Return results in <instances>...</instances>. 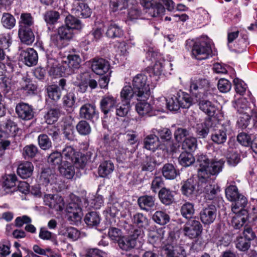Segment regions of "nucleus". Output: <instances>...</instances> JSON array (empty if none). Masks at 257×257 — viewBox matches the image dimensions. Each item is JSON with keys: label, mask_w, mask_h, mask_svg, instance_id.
I'll use <instances>...</instances> for the list:
<instances>
[{"label": "nucleus", "mask_w": 257, "mask_h": 257, "mask_svg": "<svg viewBox=\"0 0 257 257\" xmlns=\"http://www.w3.org/2000/svg\"><path fill=\"white\" fill-rule=\"evenodd\" d=\"M152 219L157 224L164 225L170 221V217L165 211H157L153 215Z\"/></svg>", "instance_id": "nucleus-36"}, {"label": "nucleus", "mask_w": 257, "mask_h": 257, "mask_svg": "<svg viewBox=\"0 0 257 257\" xmlns=\"http://www.w3.org/2000/svg\"><path fill=\"white\" fill-rule=\"evenodd\" d=\"M132 222L139 228L143 229L149 225V220L146 215L142 213H137L132 217Z\"/></svg>", "instance_id": "nucleus-26"}, {"label": "nucleus", "mask_w": 257, "mask_h": 257, "mask_svg": "<svg viewBox=\"0 0 257 257\" xmlns=\"http://www.w3.org/2000/svg\"><path fill=\"white\" fill-rule=\"evenodd\" d=\"M89 159L90 156L87 154L84 155L78 153L72 163H74L77 168H83Z\"/></svg>", "instance_id": "nucleus-56"}, {"label": "nucleus", "mask_w": 257, "mask_h": 257, "mask_svg": "<svg viewBox=\"0 0 257 257\" xmlns=\"http://www.w3.org/2000/svg\"><path fill=\"white\" fill-rule=\"evenodd\" d=\"M192 53L196 59L202 60L208 58L211 56L212 49L210 44L203 41L194 44Z\"/></svg>", "instance_id": "nucleus-9"}, {"label": "nucleus", "mask_w": 257, "mask_h": 257, "mask_svg": "<svg viewBox=\"0 0 257 257\" xmlns=\"http://www.w3.org/2000/svg\"><path fill=\"white\" fill-rule=\"evenodd\" d=\"M153 134L157 133V137L161 142L166 143V145H171L172 138V134L171 130L167 127H161L159 129L153 128L152 130Z\"/></svg>", "instance_id": "nucleus-23"}, {"label": "nucleus", "mask_w": 257, "mask_h": 257, "mask_svg": "<svg viewBox=\"0 0 257 257\" xmlns=\"http://www.w3.org/2000/svg\"><path fill=\"white\" fill-rule=\"evenodd\" d=\"M130 102H125L121 100V103L116 104L115 107V114L120 117L125 116L129 111L130 108Z\"/></svg>", "instance_id": "nucleus-49"}, {"label": "nucleus", "mask_w": 257, "mask_h": 257, "mask_svg": "<svg viewBox=\"0 0 257 257\" xmlns=\"http://www.w3.org/2000/svg\"><path fill=\"white\" fill-rule=\"evenodd\" d=\"M212 123L210 119L206 120L204 122L197 124L195 127V132L197 137L199 139H204L211 131L210 126Z\"/></svg>", "instance_id": "nucleus-20"}, {"label": "nucleus", "mask_w": 257, "mask_h": 257, "mask_svg": "<svg viewBox=\"0 0 257 257\" xmlns=\"http://www.w3.org/2000/svg\"><path fill=\"white\" fill-rule=\"evenodd\" d=\"M162 251L168 257H185L186 251L181 246H173L166 245L163 247Z\"/></svg>", "instance_id": "nucleus-21"}, {"label": "nucleus", "mask_w": 257, "mask_h": 257, "mask_svg": "<svg viewBox=\"0 0 257 257\" xmlns=\"http://www.w3.org/2000/svg\"><path fill=\"white\" fill-rule=\"evenodd\" d=\"M34 24L33 18L30 13H22L21 15L20 21L19 22L20 28H31Z\"/></svg>", "instance_id": "nucleus-55"}, {"label": "nucleus", "mask_w": 257, "mask_h": 257, "mask_svg": "<svg viewBox=\"0 0 257 257\" xmlns=\"http://www.w3.org/2000/svg\"><path fill=\"white\" fill-rule=\"evenodd\" d=\"M181 215L187 220L193 219L195 214L194 204L190 202H186L180 208Z\"/></svg>", "instance_id": "nucleus-32"}, {"label": "nucleus", "mask_w": 257, "mask_h": 257, "mask_svg": "<svg viewBox=\"0 0 257 257\" xmlns=\"http://www.w3.org/2000/svg\"><path fill=\"white\" fill-rule=\"evenodd\" d=\"M249 103L245 98H241L238 99L234 106L237 111L240 114H249L251 109L249 106Z\"/></svg>", "instance_id": "nucleus-39"}, {"label": "nucleus", "mask_w": 257, "mask_h": 257, "mask_svg": "<svg viewBox=\"0 0 257 257\" xmlns=\"http://www.w3.org/2000/svg\"><path fill=\"white\" fill-rule=\"evenodd\" d=\"M155 198L150 195H144L138 199V203L142 210L149 211L155 206Z\"/></svg>", "instance_id": "nucleus-22"}, {"label": "nucleus", "mask_w": 257, "mask_h": 257, "mask_svg": "<svg viewBox=\"0 0 257 257\" xmlns=\"http://www.w3.org/2000/svg\"><path fill=\"white\" fill-rule=\"evenodd\" d=\"M73 36V30L66 26H62L57 30V33L51 36V41L58 48H62L66 45V42Z\"/></svg>", "instance_id": "nucleus-6"}, {"label": "nucleus", "mask_w": 257, "mask_h": 257, "mask_svg": "<svg viewBox=\"0 0 257 257\" xmlns=\"http://www.w3.org/2000/svg\"><path fill=\"white\" fill-rule=\"evenodd\" d=\"M126 142H118L117 151L115 152L117 159L123 161L127 157V154L135 151L133 145L137 142V135L134 133H127L125 135Z\"/></svg>", "instance_id": "nucleus-4"}, {"label": "nucleus", "mask_w": 257, "mask_h": 257, "mask_svg": "<svg viewBox=\"0 0 257 257\" xmlns=\"http://www.w3.org/2000/svg\"><path fill=\"white\" fill-rule=\"evenodd\" d=\"M207 182H204L205 186L204 187L203 189L205 197L208 200H213L218 191V188L217 186L210 184L209 183L206 184Z\"/></svg>", "instance_id": "nucleus-50"}, {"label": "nucleus", "mask_w": 257, "mask_h": 257, "mask_svg": "<svg viewBox=\"0 0 257 257\" xmlns=\"http://www.w3.org/2000/svg\"><path fill=\"white\" fill-rule=\"evenodd\" d=\"M117 244L120 248L125 251L132 249L136 245L134 239L128 236H123Z\"/></svg>", "instance_id": "nucleus-40"}, {"label": "nucleus", "mask_w": 257, "mask_h": 257, "mask_svg": "<svg viewBox=\"0 0 257 257\" xmlns=\"http://www.w3.org/2000/svg\"><path fill=\"white\" fill-rule=\"evenodd\" d=\"M196 180L194 178H190L182 183L181 191L183 195L185 196L188 200L194 199L197 194V190L196 186Z\"/></svg>", "instance_id": "nucleus-10"}, {"label": "nucleus", "mask_w": 257, "mask_h": 257, "mask_svg": "<svg viewBox=\"0 0 257 257\" xmlns=\"http://www.w3.org/2000/svg\"><path fill=\"white\" fill-rule=\"evenodd\" d=\"M211 140L217 145L223 144L226 141L227 136L225 128L220 125L211 126Z\"/></svg>", "instance_id": "nucleus-18"}, {"label": "nucleus", "mask_w": 257, "mask_h": 257, "mask_svg": "<svg viewBox=\"0 0 257 257\" xmlns=\"http://www.w3.org/2000/svg\"><path fill=\"white\" fill-rule=\"evenodd\" d=\"M210 87V82L206 78L196 77L190 80V91L197 101L203 98L205 92L209 90Z\"/></svg>", "instance_id": "nucleus-5"}, {"label": "nucleus", "mask_w": 257, "mask_h": 257, "mask_svg": "<svg viewBox=\"0 0 257 257\" xmlns=\"http://www.w3.org/2000/svg\"><path fill=\"white\" fill-rule=\"evenodd\" d=\"M81 199L74 197L71 201L67 205L66 210L68 219L71 223H76L79 222L82 215Z\"/></svg>", "instance_id": "nucleus-7"}, {"label": "nucleus", "mask_w": 257, "mask_h": 257, "mask_svg": "<svg viewBox=\"0 0 257 257\" xmlns=\"http://www.w3.org/2000/svg\"><path fill=\"white\" fill-rule=\"evenodd\" d=\"M4 181L2 183V187L5 191L11 189L16 185L17 176L15 174H9L3 178ZM8 192V191H6Z\"/></svg>", "instance_id": "nucleus-51"}, {"label": "nucleus", "mask_w": 257, "mask_h": 257, "mask_svg": "<svg viewBox=\"0 0 257 257\" xmlns=\"http://www.w3.org/2000/svg\"><path fill=\"white\" fill-rule=\"evenodd\" d=\"M38 142L40 148L43 150H49L52 147V142L46 134H40L38 137Z\"/></svg>", "instance_id": "nucleus-58"}, {"label": "nucleus", "mask_w": 257, "mask_h": 257, "mask_svg": "<svg viewBox=\"0 0 257 257\" xmlns=\"http://www.w3.org/2000/svg\"><path fill=\"white\" fill-rule=\"evenodd\" d=\"M162 174L167 179L172 180L177 176V171L172 164H166L162 168Z\"/></svg>", "instance_id": "nucleus-46"}, {"label": "nucleus", "mask_w": 257, "mask_h": 257, "mask_svg": "<svg viewBox=\"0 0 257 257\" xmlns=\"http://www.w3.org/2000/svg\"><path fill=\"white\" fill-rule=\"evenodd\" d=\"M114 165L110 161H105L99 165L98 174L101 177H107L114 170Z\"/></svg>", "instance_id": "nucleus-35"}, {"label": "nucleus", "mask_w": 257, "mask_h": 257, "mask_svg": "<svg viewBox=\"0 0 257 257\" xmlns=\"http://www.w3.org/2000/svg\"><path fill=\"white\" fill-rule=\"evenodd\" d=\"M65 23L66 27L73 29H80L82 27L80 21L72 15H68L65 19Z\"/></svg>", "instance_id": "nucleus-52"}, {"label": "nucleus", "mask_w": 257, "mask_h": 257, "mask_svg": "<svg viewBox=\"0 0 257 257\" xmlns=\"http://www.w3.org/2000/svg\"><path fill=\"white\" fill-rule=\"evenodd\" d=\"M75 94L71 92H68L63 97V105L67 108H72L75 105Z\"/></svg>", "instance_id": "nucleus-61"}, {"label": "nucleus", "mask_w": 257, "mask_h": 257, "mask_svg": "<svg viewBox=\"0 0 257 257\" xmlns=\"http://www.w3.org/2000/svg\"><path fill=\"white\" fill-rule=\"evenodd\" d=\"M89 74L83 73L77 76L76 79L73 81V84L79 88L80 92H85L88 87L87 80H88Z\"/></svg>", "instance_id": "nucleus-28"}, {"label": "nucleus", "mask_w": 257, "mask_h": 257, "mask_svg": "<svg viewBox=\"0 0 257 257\" xmlns=\"http://www.w3.org/2000/svg\"><path fill=\"white\" fill-rule=\"evenodd\" d=\"M38 152V148L34 145L25 146L23 149V156L25 159L34 158Z\"/></svg>", "instance_id": "nucleus-63"}, {"label": "nucleus", "mask_w": 257, "mask_h": 257, "mask_svg": "<svg viewBox=\"0 0 257 257\" xmlns=\"http://www.w3.org/2000/svg\"><path fill=\"white\" fill-rule=\"evenodd\" d=\"M60 114L58 109L53 108L50 109L45 115L46 122L48 124H52L56 121Z\"/></svg>", "instance_id": "nucleus-60"}, {"label": "nucleus", "mask_w": 257, "mask_h": 257, "mask_svg": "<svg viewBox=\"0 0 257 257\" xmlns=\"http://www.w3.org/2000/svg\"><path fill=\"white\" fill-rule=\"evenodd\" d=\"M74 14L78 17L87 18L91 14V10L87 4L80 2H76L73 9Z\"/></svg>", "instance_id": "nucleus-19"}, {"label": "nucleus", "mask_w": 257, "mask_h": 257, "mask_svg": "<svg viewBox=\"0 0 257 257\" xmlns=\"http://www.w3.org/2000/svg\"><path fill=\"white\" fill-rule=\"evenodd\" d=\"M71 164V163L65 164L64 162L59 168L60 173L67 179L72 178L75 173L74 167Z\"/></svg>", "instance_id": "nucleus-48"}, {"label": "nucleus", "mask_w": 257, "mask_h": 257, "mask_svg": "<svg viewBox=\"0 0 257 257\" xmlns=\"http://www.w3.org/2000/svg\"><path fill=\"white\" fill-rule=\"evenodd\" d=\"M44 18L47 24L54 25L60 19V15L58 12L56 11H48L45 13Z\"/></svg>", "instance_id": "nucleus-47"}, {"label": "nucleus", "mask_w": 257, "mask_h": 257, "mask_svg": "<svg viewBox=\"0 0 257 257\" xmlns=\"http://www.w3.org/2000/svg\"><path fill=\"white\" fill-rule=\"evenodd\" d=\"M81 118L93 121L98 117V113L94 105L86 103L82 105L80 109Z\"/></svg>", "instance_id": "nucleus-17"}, {"label": "nucleus", "mask_w": 257, "mask_h": 257, "mask_svg": "<svg viewBox=\"0 0 257 257\" xmlns=\"http://www.w3.org/2000/svg\"><path fill=\"white\" fill-rule=\"evenodd\" d=\"M244 208L242 207L241 209L238 208L237 212L232 211L235 215L232 218L231 225L234 229H240L248 220V212Z\"/></svg>", "instance_id": "nucleus-13"}, {"label": "nucleus", "mask_w": 257, "mask_h": 257, "mask_svg": "<svg viewBox=\"0 0 257 257\" xmlns=\"http://www.w3.org/2000/svg\"><path fill=\"white\" fill-rule=\"evenodd\" d=\"M77 153L71 146L66 147L61 153L63 159L65 160L64 162L71 163H72Z\"/></svg>", "instance_id": "nucleus-45"}, {"label": "nucleus", "mask_w": 257, "mask_h": 257, "mask_svg": "<svg viewBox=\"0 0 257 257\" xmlns=\"http://www.w3.org/2000/svg\"><path fill=\"white\" fill-rule=\"evenodd\" d=\"M132 84L139 98H147L149 96L150 88L147 76L142 74L137 75L133 80Z\"/></svg>", "instance_id": "nucleus-8"}, {"label": "nucleus", "mask_w": 257, "mask_h": 257, "mask_svg": "<svg viewBox=\"0 0 257 257\" xmlns=\"http://www.w3.org/2000/svg\"><path fill=\"white\" fill-rule=\"evenodd\" d=\"M47 162L52 167H57L58 168L64 163L61 153L57 151L50 154L48 157Z\"/></svg>", "instance_id": "nucleus-37"}, {"label": "nucleus", "mask_w": 257, "mask_h": 257, "mask_svg": "<svg viewBox=\"0 0 257 257\" xmlns=\"http://www.w3.org/2000/svg\"><path fill=\"white\" fill-rule=\"evenodd\" d=\"M167 106L170 111H178L180 108H188L192 104V98L187 93L179 91L166 99Z\"/></svg>", "instance_id": "nucleus-2"}, {"label": "nucleus", "mask_w": 257, "mask_h": 257, "mask_svg": "<svg viewBox=\"0 0 257 257\" xmlns=\"http://www.w3.org/2000/svg\"><path fill=\"white\" fill-rule=\"evenodd\" d=\"M19 36L21 42L27 45L32 44L35 40V36L31 28H19Z\"/></svg>", "instance_id": "nucleus-25"}, {"label": "nucleus", "mask_w": 257, "mask_h": 257, "mask_svg": "<svg viewBox=\"0 0 257 257\" xmlns=\"http://www.w3.org/2000/svg\"><path fill=\"white\" fill-rule=\"evenodd\" d=\"M21 86V89L29 94H33L36 92L37 86L30 79L23 78Z\"/></svg>", "instance_id": "nucleus-43"}, {"label": "nucleus", "mask_w": 257, "mask_h": 257, "mask_svg": "<svg viewBox=\"0 0 257 257\" xmlns=\"http://www.w3.org/2000/svg\"><path fill=\"white\" fill-rule=\"evenodd\" d=\"M34 166L30 162H25L20 164L17 168L18 174L23 179H27L33 174Z\"/></svg>", "instance_id": "nucleus-24"}, {"label": "nucleus", "mask_w": 257, "mask_h": 257, "mask_svg": "<svg viewBox=\"0 0 257 257\" xmlns=\"http://www.w3.org/2000/svg\"><path fill=\"white\" fill-rule=\"evenodd\" d=\"M202 230V225L199 221L195 219L189 220L183 228L185 235L190 238L197 237L201 234Z\"/></svg>", "instance_id": "nucleus-12"}, {"label": "nucleus", "mask_w": 257, "mask_h": 257, "mask_svg": "<svg viewBox=\"0 0 257 257\" xmlns=\"http://www.w3.org/2000/svg\"><path fill=\"white\" fill-rule=\"evenodd\" d=\"M152 105L145 101L139 102L136 106V109L140 115L149 114L152 110Z\"/></svg>", "instance_id": "nucleus-57"}, {"label": "nucleus", "mask_w": 257, "mask_h": 257, "mask_svg": "<svg viewBox=\"0 0 257 257\" xmlns=\"http://www.w3.org/2000/svg\"><path fill=\"white\" fill-rule=\"evenodd\" d=\"M196 164L199 166V182H206L210 181L211 176L217 175L222 171L224 161L210 160L207 155L200 154L196 156Z\"/></svg>", "instance_id": "nucleus-1"}, {"label": "nucleus", "mask_w": 257, "mask_h": 257, "mask_svg": "<svg viewBox=\"0 0 257 257\" xmlns=\"http://www.w3.org/2000/svg\"><path fill=\"white\" fill-rule=\"evenodd\" d=\"M47 93L49 98L54 101L59 100L62 95L61 89L56 84L49 86L47 88Z\"/></svg>", "instance_id": "nucleus-53"}, {"label": "nucleus", "mask_w": 257, "mask_h": 257, "mask_svg": "<svg viewBox=\"0 0 257 257\" xmlns=\"http://www.w3.org/2000/svg\"><path fill=\"white\" fill-rule=\"evenodd\" d=\"M182 149L190 152H194L197 147V142L195 138H186L182 143Z\"/></svg>", "instance_id": "nucleus-54"}, {"label": "nucleus", "mask_w": 257, "mask_h": 257, "mask_svg": "<svg viewBox=\"0 0 257 257\" xmlns=\"http://www.w3.org/2000/svg\"><path fill=\"white\" fill-rule=\"evenodd\" d=\"M84 221L87 226L96 227L100 223V218L96 212L91 211L86 214Z\"/></svg>", "instance_id": "nucleus-38"}, {"label": "nucleus", "mask_w": 257, "mask_h": 257, "mask_svg": "<svg viewBox=\"0 0 257 257\" xmlns=\"http://www.w3.org/2000/svg\"><path fill=\"white\" fill-rule=\"evenodd\" d=\"M236 247L240 251H245L250 246V241L241 236L237 237L235 241Z\"/></svg>", "instance_id": "nucleus-59"}, {"label": "nucleus", "mask_w": 257, "mask_h": 257, "mask_svg": "<svg viewBox=\"0 0 257 257\" xmlns=\"http://www.w3.org/2000/svg\"><path fill=\"white\" fill-rule=\"evenodd\" d=\"M199 106V108L209 116H213L217 109L214 104L209 100L204 99H200Z\"/></svg>", "instance_id": "nucleus-30"}, {"label": "nucleus", "mask_w": 257, "mask_h": 257, "mask_svg": "<svg viewBox=\"0 0 257 257\" xmlns=\"http://www.w3.org/2000/svg\"><path fill=\"white\" fill-rule=\"evenodd\" d=\"M137 92L134 88L130 85L124 86L120 92V97L121 100L127 102L130 101V100L133 97H136L137 99L141 100L142 98H139L137 96Z\"/></svg>", "instance_id": "nucleus-31"}, {"label": "nucleus", "mask_w": 257, "mask_h": 257, "mask_svg": "<svg viewBox=\"0 0 257 257\" xmlns=\"http://www.w3.org/2000/svg\"><path fill=\"white\" fill-rule=\"evenodd\" d=\"M159 197L161 202L165 205H170L173 201V196L169 189L162 188L159 192Z\"/></svg>", "instance_id": "nucleus-44"}, {"label": "nucleus", "mask_w": 257, "mask_h": 257, "mask_svg": "<svg viewBox=\"0 0 257 257\" xmlns=\"http://www.w3.org/2000/svg\"><path fill=\"white\" fill-rule=\"evenodd\" d=\"M217 208L213 204L208 205L203 207L200 211L199 217L204 224H210L216 219Z\"/></svg>", "instance_id": "nucleus-11"}, {"label": "nucleus", "mask_w": 257, "mask_h": 257, "mask_svg": "<svg viewBox=\"0 0 257 257\" xmlns=\"http://www.w3.org/2000/svg\"><path fill=\"white\" fill-rule=\"evenodd\" d=\"M117 103V98L110 95H105L100 102V108L105 115L113 112Z\"/></svg>", "instance_id": "nucleus-15"}, {"label": "nucleus", "mask_w": 257, "mask_h": 257, "mask_svg": "<svg viewBox=\"0 0 257 257\" xmlns=\"http://www.w3.org/2000/svg\"><path fill=\"white\" fill-rule=\"evenodd\" d=\"M21 56L24 57L25 64L29 63L30 64H36L38 61V54L33 49H31L27 52H24Z\"/></svg>", "instance_id": "nucleus-42"}, {"label": "nucleus", "mask_w": 257, "mask_h": 257, "mask_svg": "<svg viewBox=\"0 0 257 257\" xmlns=\"http://www.w3.org/2000/svg\"><path fill=\"white\" fill-rule=\"evenodd\" d=\"M77 132L83 136L89 135L91 132L89 124L85 120L80 121L76 125Z\"/></svg>", "instance_id": "nucleus-64"}, {"label": "nucleus", "mask_w": 257, "mask_h": 257, "mask_svg": "<svg viewBox=\"0 0 257 257\" xmlns=\"http://www.w3.org/2000/svg\"><path fill=\"white\" fill-rule=\"evenodd\" d=\"M160 146V140L155 134L147 136L144 140V146L146 149L155 151Z\"/></svg>", "instance_id": "nucleus-27"}, {"label": "nucleus", "mask_w": 257, "mask_h": 257, "mask_svg": "<svg viewBox=\"0 0 257 257\" xmlns=\"http://www.w3.org/2000/svg\"><path fill=\"white\" fill-rule=\"evenodd\" d=\"M179 163L183 167H189L195 162V158L190 152H182L178 158Z\"/></svg>", "instance_id": "nucleus-41"}, {"label": "nucleus", "mask_w": 257, "mask_h": 257, "mask_svg": "<svg viewBox=\"0 0 257 257\" xmlns=\"http://www.w3.org/2000/svg\"><path fill=\"white\" fill-rule=\"evenodd\" d=\"M56 179L55 174L50 168H46L43 170L40 175L41 182L45 185L49 183H54Z\"/></svg>", "instance_id": "nucleus-34"}, {"label": "nucleus", "mask_w": 257, "mask_h": 257, "mask_svg": "<svg viewBox=\"0 0 257 257\" xmlns=\"http://www.w3.org/2000/svg\"><path fill=\"white\" fill-rule=\"evenodd\" d=\"M140 3L145 8L150 10V13H153V17H157L164 13L165 11L164 6L158 0H140Z\"/></svg>", "instance_id": "nucleus-14"}, {"label": "nucleus", "mask_w": 257, "mask_h": 257, "mask_svg": "<svg viewBox=\"0 0 257 257\" xmlns=\"http://www.w3.org/2000/svg\"><path fill=\"white\" fill-rule=\"evenodd\" d=\"M227 199L233 202L231 205L232 211L237 212V209L245 207L247 204V198L240 193L237 187L234 185H230L225 190Z\"/></svg>", "instance_id": "nucleus-3"}, {"label": "nucleus", "mask_w": 257, "mask_h": 257, "mask_svg": "<svg viewBox=\"0 0 257 257\" xmlns=\"http://www.w3.org/2000/svg\"><path fill=\"white\" fill-rule=\"evenodd\" d=\"M105 35L109 38H120L123 35V31L120 27L111 22L107 24Z\"/></svg>", "instance_id": "nucleus-29"}, {"label": "nucleus", "mask_w": 257, "mask_h": 257, "mask_svg": "<svg viewBox=\"0 0 257 257\" xmlns=\"http://www.w3.org/2000/svg\"><path fill=\"white\" fill-rule=\"evenodd\" d=\"M3 26L8 29L13 28L16 23V20L13 16L9 13H4L2 18Z\"/></svg>", "instance_id": "nucleus-62"}, {"label": "nucleus", "mask_w": 257, "mask_h": 257, "mask_svg": "<svg viewBox=\"0 0 257 257\" xmlns=\"http://www.w3.org/2000/svg\"><path fill=\"white\" fill-rule=\"evenodd\" d=\"M16 111L19 117L23 120H29L34 117V112L32 106L26 103L18 104L16 107Z\"/></svg>", "instance_id": "nucleus-16"}, {"label": "nucleus", "mask_w": 257, "mask_h": 257, "mask_svg": "<svg viewBox=\"0 0 257 257\" xmlns=\"http://www.w3.org/2000/svg\"><path fill=\"white\" fill-rule=\"evenodd\" d=\"M60 234L72 241L76 240L80 237V232L76 228L71 227H63L60 231Z\"/></svg>", "instance_id": "nucleus-33"}]
</instances>
